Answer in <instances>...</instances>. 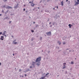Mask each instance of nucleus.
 <instances>
[{"label":"nucleus","instance_id":"obj_1","mask_svg":"<svg viewBox=\"0 0 79 79\" xmlns=\"http://www.w3.org/2000/svg\"><path fill=\"white\" fill-rule=\"evenodd\" d=\"M41 57H39L38 58H37L35 60V63L36 62H40L41 61Z\"/></svg>","mask_w":79,"mask_h":79},{"label":"nucleus","instance_id":"obj_2","mask_svg":"<svg viewBox=\"0 0 79 79\" xmlns=\"http://www.w3.org/2000/svg\"><path fill=\"white\" fill-rule=\"evenodd\" d=\"M46 34H47V35L50 36L51 35V31H50L48 32H47L46 33Z\"/></svg>","mask_w":79,"mask_h":79},{"label":"nucleus","instance_id":"obj_3","mask_svg":"<svg viewBox=\"0 0 79 79\" xmlns=\"http://www.w3.org/2000/svg\"><path fill=\"white\" fill-rule=\"evenodd\" d=\"M6 9H12V7L9 6H6L5 7Z\"/></svg>","mask_w":79,"mask_h":79},{"label":"nucleus","instance_id":"obj_4","mask_svg":"<svg viewBox=\"0 0 79 79\" xmlns=\"http://www.w3.org/2000/svg\"><path fill=\"white\" fill-rule=\"evenodd\" d=\"M36 63H36V65H37V66H39L40 65V62H37Z\"/></svg>","mask_w":79,"mask_h":79},{"label":"nucleus","instance_id":"obj_5","mask_svg":"<svg viewBox=\"0 0 79 79\" xmlns=\"http://www.w3.org/2000/svg\"><path fill=\"white\" fill-rule=\"evenodd\" d=\"M35 62H32V66H33V67H34V68L35 67Z\"/></svg>","mask_w":79,"mask_h":79},{"label":"nucleus","instance_id":"obj_6","mask_svg":"<svg viewBox=\"0 0 79 79\" xmlns=\"http://www.w3.org/2000/svg\"><path fill=\"white\" fill-rule=\"evenodd\" d=\"M33 1H32L31 3V6H34V5H35V4H34V3H33Z\"/></svg>","mask_w":79,"mask_h":79},{"label":"nucleus","instance_id":"obj_7","mask_svg":"<svg viewBox=\"0 0 79 79\" xmlns=\"http://www.w3.org/2000/svg\"><path fill=\"white\" fill-rule=\"evenodd\" d=\"M0 39L2 40H3V39H4V36H1V37L0 38Z\"/></svg>","mask_w":79,"mask_h":79},{"label":"nucleus","instance_id":"obj_8","mask_svg":"<svg viewBox=\"0 0 79 79\" xmlns=\"http://www.w3.org/2000/svg\"><path fill=\"white\" fill-rule=\"evenodd\" d=\"M78 4H79V2H76L75 3V4L74 5V6H77V5H78Z\"/></svg>","mask_w":79,"mask_h":79},{"label":"nucleus","instance_id":"obj_9","mask_svg":"<svg viewBox=\"0 0 79 79\" xmlns=\"http://www.w3.org/2000/svg\"><path fill=\"white\" fill-rule=\"evenodd\" d=\"M18 5H19V4H17V5H16V6L14 7V8H15V9H16V8H18Z\"/></svg>","mask_w":79,"mask_h":79},{"label":"nucleus","instance_id":"obj_10","mask_svg":"<svg viewBox=\"0 0 79 79\" xmlns=\"http://www.w3.org/2000/svg\"><path fill=\"white\" fill-rule=\"evenodd\" d=\"M5 32L6 33V31H4L3 33L2 34V35H5Z\"/></svg>","mask_w":79,"mask_h":79},{"label":"nucleus","instance_id":"obj_11","mask_svg":"<svg viewBox=\"0 0 79 79\" xmlns=\"http://www.w3.org/2000/svg\"><path fill=\"white\" fill-rule=\"evenodd\" d=\"M5 19H7V20H8V19H10V18H9L8 17H5Z\"/></svg>","mask_w":79,"mask_h":79},{"label":"nucleus","instance_id":"obj_12","mask_svg":"<svg viewBox=\"0 0 79 79\" xmlns=\"http://www.w3.org/2000/svg\"><path fill=\"white\" fill-rule=\"evenodd\" d=\"M68 26H69V28H71V24H69L68 25Z\"/></svg>","mask_w":79,"mask_h":79},{"label":"nucleus","instance_id":"obj_13","mask_svg":"<svg viewBox=\"0 0 79 79\" xmlns=\"http://www.w3.org/2000/svg\"><path fill=\"white\" fill-rule=\"evenodd\" d=\"M61 5L62 6H63V1H62L61 2Z\"/></svg>","mask_w":79,"mask_h":79},{"label":"nucleus","instance_id":"obj_14","mask_svg":"<svg viewBox=\"0 0 79 79\" xmlns=\"http://www.w3.org/2000/svg\"><path fill=\"white\" fill-rule=\"evenodd\" d=\"M45 78V77L44 76V77H41V79H44Z\"/></svg>","mask_w":79,"mask_h":79},{"label":"nucleus","instance_id":"obj_15","mask_svg":"<svg viewBox=\"0 0 79 79\" xmlns=\"http://www.w3.org/2000/svg\"><path fill=\"white\" fill-rule=\"evenodd\" d=\"M55 22H52V24L53 26H54L55 25Z\"/></svg>","mask_w":79,"mask_h":79},{"label":"nucleus","instance_id":"obj_16","mask_svg":"<svg viewBox=\"0 0 79 79\" xmlns=\"http://www.w3.org/2000/svg\"><path fill=\"white\" fill-rule=\"evenodd\" d=\"M45 12H46L47 13H48L49 11L48 10H45Z\"/></svg>","mask_w":79,"mask_h":79},{"label":"nucleus","instance_id":"obj_17","mask_svg":"<svg viewBox=\"0 0 79 79\" xmlns=\"http://www.w3.org/2000/svg\"><path fill=\"white\" fill-rule=\"evenodd\" d=\"M39 25L37 24L36 26H35V27H39Z\"/></svg>","mask_w":79,"mask_h":79},{"label":"nucleus","instance_id":"obj_18","mask_svg":"<svg viewBox=\"0 0 79 79\" xmlns=\"http://www.w3.org/2000/svg\"><path fill=\"white\" fill-rule=\"evenodd\" d=\"M16 41V40H14L13 41V44H14Z\"/></svg>","mask_w":79,"mask_h":79},{"label":"nucleus","instance_id":"obj_19","mask_svg":"<svg viewBox=\"0 0 79 79\" xmlns=\"http://www.w3.org/2000/svg\"><path fill=\"white\" fill-rule=\"evenodd\" d=\"M31 41H33V40H34V38H31Z\"/></svg>","mask_w":79,"mask_h":79},{"label":"nucleus","instance_id":"obj_20","mask_svg":"<svg viewBox=\"0 0 79 79\" xmlns=\"http://www.w3.org/2000/svg\"><path fill=\"white\" fill-rule=\"evenodd\" d=\"M29 71H30L29 69H27V70L26 71H27V72Z\"/></svg>","mask_w":79,"mask_h":79},{"label":"nucleus","instance_id":"obj_21","mask_svg":"<svg viewBox=\"0 0 79 79\" xmlns=\"http://www.w3.org/2000/svg\"><path fill=\"white\" fill-rule=\"evenodd\" d=\"M74 64V62L72 61V62H71V64Z\"/></svg>","mask_w":79,"mask_h":79},{"label":"nucleus","instance_id":"obj_22","mask_svg":"<svg viewBox=\"0 0 79 79\" xmlns=\"http://www.w3.org/2000/svg\"><path fill=\"white\" fill-rule=\"evenodd\" d=\"M66 68V66H64L63 67V69H65V68Z\"/></svg>","mask_w":79,"mask_h":79},{"label":"nucleus","instance_id":"obj_23","mask_svg":"<svg viewBox=\"0 0 79 79\" xmlns=\"http://www.w3.org/2000/svg\"><path fill=\"white\" fill-rule=\"evenodd\" d=\"M48 74H49V73H47L46 74V76H45V77H46V76H47V75H48Z\"/></svg>","mask_w":79,"mask_h":79},{"label":"nucleus","instance_id":"obj_24","mask_svg":"<svg viewBox=\"0 0 79 79\" xmlns=\"http://www.w3.org/2000/svg\"><path fill=\"white\" fill-rule=\"evenodd\" d=\"M42 37H40V40H42Z\"/></svg>","mask_w":79,"mask_h":79},{"label":"nucleus","instance_id":"obj_25","mask_svg":"<svg viewBox=\"0 0 79 79\" xmlns=\"http://www.w3.org/2000/svg\"><path fill=\"white\" fill-rule=\"evenodd\" d=\"M52 26H53L52 25H50V26H49L50 27H52Z\"/></svg>","mask_w":79,"mask_h":79},{"label":"nucleus","instance_id":"obj_26","mask_svg":"<svg viewBox=\"0 0 79 79\" xmlns=\"http://www.w3.org/2000/svg\"><path fill=\"white\" fill-rule=\"evenodd\" d=\"M3 8H5V7H6V6H5V5L3 6H2Z\"/></svg>","mask_w":79,"mask_h":79},{"label":"nucleus","instance_id":"obj_27","mask_svg":"<svg viewBox=\"0 0 79 79\" xmlns=\"http://www.w3.org/2000/svg\"><path fill=\"white\" fill-rule=\"evenodd\" d=\"M31 32H34V30H32L31 31Z\"/></svg>","mask_w":79,"mask_h":79},{"label":"nucleus","instance_id":"obj_28","mask_svg":"<svg viewBox=\"0 0 79 79\" xmlns=\"http://www.w3.org/2000/svg\"><path fill=\"white\" fill-rule=\"evenodd\" d=\"M8 12V10H7L6 11V12L5 13V14H6Z\"/></svg>","mask_w":79,"mask_h":79},{"label":"nucleus","instance_id":"obj_29","mask_svg":"<svg viewBox=\"0 0 79 79\" xmlns=\"http://www.w3.org/2000/svg\"><path fill=\"white\" fill-rule=\"evenodd\" d=\"M63 45H64V44H66V43H65V42H64L63 43Z\"/></svg>","mask_w":79,"mask_h":79},{"label":"nucleus","instance_id":"obj_30","mask_svg":"<svg viewBox=\"0 0 79 79\" xmlns=\"http://www.w3.org/2000/svg\"><path fill=\"white\" fill-rule=\"evenodd\" d=\"M6 1H7V0H4V2H6Z\"/></svg>","mask_w":79,"mask_h":79},{"label":"nucleus","instance_id":"obj_31","mask_svg":"<svg viewBox=\"0 0 79 79\" xmlns=\"http://www.w3.org/2000/svg\"><path fill=\"white\" fill-rule=\"evenodd\" d=\"M56 48H57V49H58L59 50V47H57Z\"/></svg>","mask_w":79,"mask_h":79},{"label":"nucleus","instance_id":"obj_32","mask_svg":"<svg viewBox=\"0 0 79 79\" xmlns=\"http://www.w3.org/2000/svg\"><path fill=\"white\" fill-rule=\"evenodd\" d=\"M14 44H17V42H15L14 43Z\"/></svg>","mask_w":79,"mask_h":79},{"label":"nucleus","instance_id":"obj_33","mask_svg":"<svg viewBox=\"0 0 79 79\" xmlns=\"http://www.w3.org/2000/svg\"><path fill=\"white\" fill-rule=\"evenodd\" d=\"M30 68H32V66H30Z\"/></svg>","mask_w":79,"mask_h":79},{"label":"nucleus","instance_id":"obj_34","mask_svg":"<svg viewBox=\"0 0 79 79\" xmlns=\"http://www.w3.org/2000/svg\"><path fill=\"white\" fill-rule=\"evenodd\" d=\"M0 35H2V32H0Z\"/></svg>","mask_w":79,"mask_h":79},{"label":"nucleus","instance_id":"obj_35","mask_svg":"<svg viewBox=\"0 0 79 79\" xmlns=\"http://www.w3.org/2000/svg\"><path fill=\"white\" fill-rule=\"evenodd\" d=\"M2 13H4V11L3 10H2Z\"/></svg>","mask_w":79,"mask_h":79},{"label":"nucleus","instance_id":"obj_36","mask_svg":"<svg viewBox=\"0 0 79 79\" xmlns=\"http://www.w3.org/2000/svg\"><path fill=\"white\" fill-rule=\"evenodd\" d=\"M21 69H20L19 70V72H21Z\"/></svg>","mask_w":79,"mask_h":79},{"label":"nucleus","instance_id":"obj_37","mask_svg":"<svg viewBox=\"0 0 79 79\" xmlns=\"http://www.w3.org/2000/svg\"><path fill=\"white\" fill-rule=\"evenodd\" d=\"M11 23V21L9 22V24H10V23Z\"/></svg>","mask_w":79,"mask_h":79},{"label":"nucleus","instance_id":"obj_38","mask_svg":"<svg viewBox=\"0 0 79 79\" xmlns=\"http://www.w3.org/2000/svg\"><path fill=\"white\" fill-rule=\"evenodd\" d=\"M60 43V41H58L57 42V43H58V44H59Z\"/></svg>","mask_w":79,"mask_h":79},{"label":"nucleus","instance_id":"obj_39","mask_svg":"<svg viewBox=\"0 0 79 79\" xmlns=\"http://www.w3.org/2000/svg\"><path fill=\"white\" fill-rule=\"evenodd\" d=\"M59 44L60 45H61V42H60V43H59Z\"/></svg>","mask_w":79,"mask_h":79},{"label":"nucleus","instance_id":"obj_40","mask_svg":"<svg viewBox=\"0 0 79 79\" xmlns=\"http://www.w3.org/2000/svg\"><path fill=\"white\" fill-rule=\"evenodd\" d=\"M51 23H52L50 22V23H49V25H50V24H51Z\"/></svg>","mask_w":79,"mask_h":79},{"label":"nucleus","instance_id":"obj_41","mask_svg":"<svg viewBox=\"0 0 79 79\" xmlns=\"http://www.w3.org/2000/svg\"><path fill=\"white\" fill-rule=\"evenodd\" d=\"M25 76H27V74H25Z\"/></svg>","mask_w":79,"mask_h":79},{"label":"nucleus","instance_id":"obj_42","mask_svg":"<svg viewBox=\"0 0 79 79\" xmlns=\"http://www.w3.org/2000/svg\"><path fill=\"white\" fill-rule=\"evenodd\" d=\"M4 35L5 36V37H6V35Z\"/></svg>","mask_w":79,"mask_h":79},{"label":"nucleus","instance_id":"obj_43","mask_svg":"<svg viewBox=\"0 0 79 79\" xmlns=\"http://www.w3.org/2000/svg\"><path fill=\"white\" fill-rule=\"evenodd\" d=\"M77 1L78 2H79V0H77Z\"/></svg>","mask_w":79,"mask_h":79},{"label":"nucleus","instance_id":"obj_44","mask_svg":"<svg viewBox=\"0 0 79 79\" xmlns=\"http://www.w3.org/2000/svg\"><path fill=\"white\" fill-rule=\"evenodd\" d=\"M25 10H26V9L24 8V9H23V11H25Z\"/></svg>","mask_w":79,"mask_h":79},{"label":"nucleus","instance_id":"obj_45","mask_svg":"<svg viewBox=\"0 0 79 79\" xmlns=\"http://www.w3.org/2000/svg\"><path fill=\"white\" fill-rule=\"evenodd\" d=\"M63 64H66V63H63Z\"/></svg>","mask_w":79,"mask_h":79},{"label":"nucleus","instance_id":"obj_46","mask_svg":"<svg viewBox=\"0 0 79 79\" xmlns=\"http://www.w3.org/2000/svg\"><path fill=\"white\" fill-rule=\"evenodd\" d=\"M13 56H14L15 55V53H13Z\"/></svg>","mask_w":79,"mask_h":79},{"label":"nucleus","instance_id":"obj_47","mask_svg":"<svg viewBox=\"0 0 79 79\" xmlns=\"http://www.w3.org/2000/svg\"><path fill=\"white\" fill-rule=\"evenodd\" d=\"M26 13H27V10H26Z\"/></svg>","mask_w":79,"mask_h":79},{"label":"nucleus","instance_id":"obj_48","mask_svg":"<svg viewBox=\"0 0 79 79\" xmlns=\"http://www.w3.org/2000/svg\"><path fill=\"white\" fill-rule=\"evenodd\" d=\"M35 22H33V24H35Z\"/></svg>","mask_w":79,"mask_h":79},{"label":"nucleus","instance_id":"obj_49","mask_svg":"<svg viewBox=\"0 0 79 79\" xmlns=\"http://www.w3.org/2000/svg\"><path fill=\"white\" fill-rule=\"evenodd\" d=\"M38 9H40V7H38Z\"/></svg>","mask_w":79,"mask_h":79},{"label":"nucleus","instance_id":"obj_50","mask_svg":"<svg viewBox=\"0 0 79 79\" xmlns=\"http://www.w3.org/2000/svg\"><path fill=\"white\" fill-rule=\"evenodd\" d=\"M56 8H58V6H57Z\"/></svg>","mask_w":79,"mask_h":79},{"label":"nucleus","instance_id":"obj_51","mask_svg":"<svg viewBox=\"0 0 79 79\" xmlns=\"http://www.w3.org/2000/svg\"><path fill=\"white\" fill-rule=\"evenodd\" d=\"M68 0H66V2H68Z\"/></svg>","mask_w":79,"mask_h":79},{"label":"nucleus","instance_id":"obj_52","mask_svg":"<svg viewBox=\"0 0 79 79\" xmlns=\"http://www.w3.org/2000/svg\"><path fill=\"white\" fill-rule=\"evenodd\" d=\"M1 64H2V63H0V65H1Z\"/></svg>","mask_w":79,"mask_h":79},{"label":"nucleus","instance_id":"obj_53","mask_svg":"<svg viewBox=\"0 0 79 79\" xmlns=\"http://www.w3.org/2000/svg\"><path fill=\"white\" fill-rule=\"evenodd\" d=\"M53 10H55V8H53Z\"/></svg>","mask_w":79,"mask_h":79},{"label":"nucleus","instance_id":"obj_54","mask_svg":"<svg viewBox=\"0 0 79 79\" xmlns=\"http://www.w3.org/2000/svg\"><path fill=\"white\" fill-rule=\"evenodd\" d=\"M29 3H31V2H30Z\"/></svg>","mask_w":79,"mask_h":79},{"label":"nucleus","instance_id":"obj_55","mask_svg":"<svg viewBox=\"0 0 79 79\" xmlns=\"http://www.w3.org/2000/svg\"><path fill=\"white\" fill-rule=\"evenodd\" d=\"M60 51H61V50H60V51H58V52H60Z\"/></svg>","mask_w":79,"mask_h":79},{"label":"nucleus","instance_id":"obj_56","mask_svg":"<svg viewBox=\"0 0 79 79\" xmlns=\"http://www.w3.org/2000/svg\"><path fill=\"white\" fill-rule=\"evenodd\" d=\"M0 16H2V14H0Z\"/></svg>","mask_w":79,"mask_h":79},{"label":"nucleus","instance_id":"obj_57","mask_svg":"<svg viewBox=\"0 0 79 79\" xmlns=\"http://www.w3.org/2000/svg\"><path fill=\"white\" fill-rule=\"evenodd\" d=\"M41 12H43V10H41Z\"/></svg>","mask_w":79,"mask_h":79},{"label":"nucleus","instance_id":"obj_58","mask_svg":"<svg viewBox=\"0 0 79 79\" xmlns=\"http://www.w3.org/2000/svg\"><path fill=\"white\" fill-rule=\"evenodd\" d=\"M42 27H44V25H42Z\"/></svg>","mask_w":79,"mask_h":79},{"label":"nucleus","instance_id":"obj_59","mask_svg":"<svg viewBox=\"0 0 79 79\" xmlns=\"http://www.w3.org/2000/svg\"><path fill=\"white\" fill-rule=\"evenodd\" d=\"M11 37H13V36L12 35L11 36Z\"/></svg>","mask_w":79,"mask_h":79},{"label":"nucleus","instance_id":"obj_60","mask_svg":"<svg viewBox=\"0 0 79 79\" xmlns=\"http://www.w3.org/2000/svg\"><path fill=\"white\" fill-rule=\"evenodd\" d=\"M69 50V49H67L66 50Z\"/></svg>","mask_w":79,"mask_h":79},{"label":"nucleus","instance_id":"obj_61","mask_svg":"<svg viewBox=\"0 0 79 79\" xmlns=\"http://www.w3.org/2000/svg\"><path fill=\"white\" fill-rule=\"evenodd\" d=\"M73 26V25H71V27Z\"/></svg>","mask_w":79,"mask_h":79},{"label":"nucleus","instance_id":"obj_62","mask_svg":"<svg viewBox=\"0 0 79 79\" xmlns=\"http://www.w3.org/2000/svg\"><path fill=\"white\" fill-rule=\"evenodd\" d=\"M16 69V68H15V69Z\"/></svg>","mask_w":79,"mask_h":79},{"label":"nucleus","instance_id":"obj_63","mask_svg":"<svg viewBox=\"0 0 79 79\" xmlns=\"http://www.w3.org/2000/svg\"><path fill=\"white\" fill-rule=\"evenodd\" d=\"M64 66H65V65H64Z\"/></svg>","mask_w":79,"mask_h":79},{"label":"nucleus","instance_id":"obj_64","mask_svg":"<svg viewBox=\"0 0 79 79\" xmlns=\"http://www.w3.org/2000/svg\"><path fill=\"white\" fill-rule=\"evenodd\" d=\"M47 21H49V20H48Z\"/></svg>","mask_w":79,"mask_h":79}]
</instances>
